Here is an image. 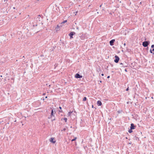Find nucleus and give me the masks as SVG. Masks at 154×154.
Listing matches in <instances>:
<instances>
[{
	"label": "nucleus",
	"mask_w": 154,
	"mask_h": 154,
	"mask_svg": "<svg viewBox=\"0 0 154 154\" xmlns=\"http://www.w3.org/2000/svg\"><path fill=\"white\" fill-rule=\"evenodd\" d=\"M66 130V128H65L63 129V131H65Z\"/></svg>",
	"instance_id": "412c9836"
},
{
	"label": "nucleus",
	"mask_w": 154,
	"mask_h": 154,
	"mask_svg": "<svg viewBox=\"0 0 154 154\" xmlns=\"http://www.w3.org/2000/svg\"><path fill=\"white\" fill-rule=\"evenodd\" d=\"M87 100V98L86 97H84V98H83V101H85L86 100Z\"/></svg>",
	"instance_id": "ddd939ff"
},
{
	"label": "nucleus",
	"mask_w": 154,
	"mask_h": 154,
	"mask_svg": "<svg viewBox=\"0 0 154 154\" xmlns=\"http://www.w3.org/2000/svg\"><path fill=\"white\" fill-rule=\"evenodd\" d=\"M75 34V32H71L69 34V35L70 37V38H73L72 35Z\"/></svg>",
	"instance_id": "423d86ee"
},
{
	"label": "nucleus",
	"mask_w": 154,
	"mask_h": 154,
	"mask_svg": "<svg viewBox=\"0 0 154 154\" xmlns=\"http://www.w3.org/2000/svg\"><path fill=\"white\" fill-rule=\"evenodd\" d=\"M154 47V45H152L151 46V48H153Z\"/></svg>",
	"instance_id": "f3484780"
},
{
	"label": "nucleus",
	"mask_w": 154,
	"mask_h": 154,
	"mask_svg": "<svg viewBox=\"0 0 154 154\" xmlns=\"http://www.w3.org/2000/svg\"><path fill=\"white\" fill-rule=\"evenodd\" d=\"M115 39H112L109 42L110 45L111 46L113 45V43L115 42Z\"/></svg>",
	"instance_id": "0eeeda50"
},
{
	"label": "nucleus",
	"mask_w": 154,
	"mask_h": 154,
	"mask_svg": "<svg viewBox=\"0 0 154 154\" xmlns=\"http://www.w3.org/2000/svg\"><path fill=\"white\" fill-rule=\"evenodd\" d=\"M55 113H56L55 111H54V109H52V110H51V115L50 116V117H49L48 118L50 119V118H51L53 117H54V116H55L54 114Z\"/></svg>",
	"instance_id": "f257e3e1"
},
{
	"label": "nucleus",
	"mask_w": 154,
	"mask_h": 154,
	"mask_svg": "<svg viewBox=\"0 0 154 154\" xmlns=\"http://www.w3.org/2000/svg\"><path fill=\"white\" fill-rule=\"evenodd\" d=\"M128 90H129V88H128H128H127V89H126V90L127 91H128Z\"/></svg>",
	"instance_id": "6ab92c4d"
},
{
	"label": "nucleus",
	"mask_w": 154,
	"mask_h": 154,
	"mask_svg": "<svg viewBox=\"0 0 154 154\" xmlns=\"http://www.w3.org/2000/svg\"><path fill=\"white\" fill-rule=\"evenodd\" d=\"M60 26L59 25H57V27L55 28V29L56 31H58L60 30Z\"/></svg>",
	"instance_id": "9d476101"
},
{
	"label": "nucleus",
	"mask_w": 154,
	"mask_h": 154,
	"mask_svg": "<svg viewBox=\"0 0 154 154\" xmlns=\"http://www.w3.org/2000/svg\"><path fill=\"white\" fill-rule=\"evenodd\" d=\"M50 141L53 143H56V141L54 137H51L49 139Z\"/></svg>",
	"instance_id": "f03ea898"
},
{
	"label": "nucleus",
	"mask_w": 154,
	"mask_h": 154,
	"mask_svg": "<svg viewBox=\"0 0 154 154\" xmlns=\"http://www.w3.org/2000/svg\"><path fill=\"white\" fill-rule=\"evenodd\" d=\"M59 108H60V109H62L61 107H60H60H59Z\"/></svg>",
	"instance_id": "4be33fe9"
},
{
	"label": "nucleus",
	"mask_w": 154,
	"mask_h": 154,
	"mask_svg": "<svg viewBox=\"0 0 154 154\" xmlns=\"http://www.w3.org/2000/svg\"><path fill=\"white\" fill-rule=\"evenodd\" d=\"M101 75L102 76H103L104 75V74L103 73H102L101 74Z\"/></svg>",
	"instance_id": "aec40b11"
},
{
	"label": "nucleus",
	"mask_w": 154,
	"mask_h": 154,
	"mask_svg": "<svg viewBox=\"0 0 154 154\" xmlns=\"http://www.w3.org/2000/svg\"><path fill=\"white\" fill-rule=\"evenodd\" d=\"M63 120L65 121V122H66L67 121V119L66 118H63Z\"/></svg>",
	"instance_id": "4468645a"
},
{
	"label": "nucleus",
	"mask_w": 154,
	"mask_h": 154,
	"mask_svg": "<svg viewBox=\"0 0 154 154\" xmlns=\"http://www.w3.org/2000/svg\"><path fill=\"white\" fill-rule=\"evenodd\" d=\"M141 3H141V2H140V4H141Z\"/></svg>",
	"instance_id": "c85d7f7f"
},
{
	"label": "nucleus",
	"mask_w": 154,
	"mask_h": 154,
	"mask_svg": "<svg viewBox=\"0 0 154 154\" xmlns=\"http://www.w3.org/2000/svg\"><path fill=\"white\" fill-rule=\"evenodd\" d=\"M13 8L14 9H15V7H14Z\"/></svg>",
	"instance_id": "bb28decb"
},
{
	"label": "nucleus",
	"mask_w": 154,
	"mask_h": 154,
	"mask_svg": "<svg viewBox=\"0 0 154 154\" xmlns=\"http://www.w3.org/2000/svg\"><path fill=\"white\" fill-rule=\"evenodd\" d=\"M132 129H130V130H128V132L130 133H131L132 132Z\"/></svg>",
	"instance_id": "2eb2a0df"
},
{
	"label": "nucleus",
	"mask_w": 154,
	"mask_h": 154,
	"mask_svg": "<svg viewBox=\"0 0 154 154\" xmlns=\"http://www.w3.org/2000/svg\"><path fill=\"white\" fill-rule=\"evenodd\" d=\"M152 50V51H154V48Z\"/></svg>",
	"instance_id": "a878e982"
},
{
	"label": "nucleus",
	"mask_w": 154,
	"mask_h": 154,
	"mask_svg": "<svg viewBox=\"0 0 154 154\" xmlns=\"http://www.w3.org/2000/svg\"><path fill=\"white\" fill-rule=\"evenodd\" d=\"M124 45L125 46L126 45V44L125 43L124 44Z\"/></svg>",
	"instance_id": "393cba45"
},
{
	"label": "nucleus",
	"mask_w": 154,
	"mask_h": 154,
	"mask_svg": "<svg viewBox=\"0 0 154 154\" xmlns=\"http://www.w3.org/2000/svg\"><path fill=\"white\" fill-rule=\"evenodd\" d=\"M77 12H78V11H77V12H76V13H77Z\"/></svg>",
	"instance_id": "7c9ffc66"
},
{
	"label": "nucleus",
	"mask_w": 154,
	"mask_h": 154,
	"mask_svg": "<svg viewBox=\"0 0 154 154\" xmlns=\"http://www.w3.org/2000/svg\"><path fill=\"white\" fill-rule=\"evenodd\" d=\"M45 98H47V96H46L45 97Z\"/></svg>",
	"instance_id": "cd10ccee"
},
{
	"label": "nucleus",
	"mask_w": 154,
	"mask_h": 154,
	"mask_svg": "<svg viewBox=\"0 0 154 154\" xmlns=\"http://www.w3.org/2000/svg\"><path fill=\"white\" fill-rule=\"evenodd\" d=\"M67 22V20H65L64 21H63V22H62L61 23V24H63V23H66Z\"/></svg>",
	"instance_id": "f8f14e48"
},
{
	"label": "nucleus",
	"mask_w": 154,
	"mask_h": 154,
	"mask_svg": "<svg viewBox=\"0 0 154 154\" xmlns=\"http://www.w3.org/2000/svg\"><path fill=\"white\" fill-rule=\"evenodd\" d=\"M150 51L151 53H152V50L151 49H150Z\"/></svg>",
	"instance_id": "a211bd4d"
},
{
	"label": "nucleus",
	"mask_w": 154,
	"mask_h": 154,
	"mask_svg": "<svg viewBox=\"0 0 154 154\" xmlns=\"http://www.w3.org/2000/svg\"><path fill=\"white\" fill-rule=\"evenodd\" d=\"M72 112H69L68 113V116H70V115H71V114L72 113Z\"/></svg>",
	"instance_id": "9b49d317"
},
{
	"label": "nucleus",
	"mask_w": 154,
	"mask_h": 154,
	"mask_svg": "<svg viewBox=\"0 0 154 154\" xmlns=\"http://www.w3.org/2000/svg\"><path fill=\"white\" fill-rule=\"evenodd\" d=\"M148 45V43L147 42L145 41L143 43V45L144 47H147Z\"/></svg>",
	"instance_id": "20e7f679"
},
{
	"label": "nucleus",
	"mask_w": 154,
	"mask_h": 154,
	"mask_svg": "<svg viewBox=\"0 0 154 154\" xmlns=\"http://www.w3.org/2000/svg\"><path fill=\"white\" fill-rule=\"evenodd\" d=\"M97 104L98 106H100L102 105V103L100 100H98L97 102Z\"/></svg>",
	"instance_id": "6e6552de"
},
{
	"label": "nucleus",
	"mask_w": 154,
	"mask_h": 154,
	"mask_svg": "<svg viewBox=\"0 0 154 154\" xmlns=\"http://www.w3.org/2000/svg\"><path fill=\"white\" fill-rule=\"evenodd\" d=\"M92 107H93V105H92Z\"/></svg>",
	"instance_id": "c756f323"
},
{
	"label": "nucleus",
	"mask_w": 154,
	"mask_h": 154,
	"mask_svg": "<svg viewBox=\"0 0 154 154\" xmlns=\"http://www.w3.org/2000/svg\"><path fill=\"white\" fill-rule=\"evenodd\" d=\"M115 57V59L114 60V62L116 63H118L119 60V57L117 55H116Z\"/></svg>",
	"instance_id": "7ed1b4c3"
},
{
	"label": "nucleus",
	"mask_w": 154,
	"mask_h": 154,
	"mask_svg": "<svg viewBox=\"0 0 154 154\" xmlns=\"http://www.w3.org/2000/svg\"><path fill=\"white\" fill-rule=\"evenodd\" d=\"M109 77H110V76H107V78H109Z\"/></svg>",
	"instance_id": "b1692460"
},
{
	"label": "nucleus",
	"mask_w": 154,
	"mask_h": 154,
	"mask_svg": "<svg viewBox=\"0 0 154 154\" xmlns=\"http://www.w3.org/2000/svg\"><path fill=\"white\" fill-rule=\"evenodd\" d=\"M75 77L76 78H82V76L79 75V74L77 73L75 74Z\"/></svg>",
	"instance_id": "39448f33"
},
{
	"label": "nucleus",
	"mask_w": 154,
	"mask_h": 154,
	"mask_svg": "<svg viewBox=\"0 0 154 154\" xmlns=\"http://www.w3.org/2000/svg\"><path fill=\"white\" fill-rule=\"evenodd\" d=\"M59 112H62L63 111H62V110H61V111H59Z\"/></svg>",
	"instance_id": "5701e85b"
},
{
	"label": "nucleus",
	"mask_w": 154,
	"mask_h": 154,
	"mask_svg": "<svg viewBox=\"0 0 154 154\" xmlns=\"http://www.w3.org/2000/svg\"><path fill=\"white\" fill-rule=\"evenodd\" d=\"M130 128L131 129H135V126L132 123L131 124Z\"/></svg>",
	"instance_id": "1a4fd4ad"
},
{
	"label": "nucleus",
	"mask_w": 154,
	"mask_h": 154,
	"mask_svg": "<svg viewBox=\"0 0 154 154\" xmlns=\"http://www.w3.org/2000/svg\"><path fill=\"white\" fill-rule=\"evenodd\" d=\"M76 139H77V137H75L74 139H72L71 141H74Z\"/></svg>",
	"instance_id": "dca6fc26"
}]
</instances>
